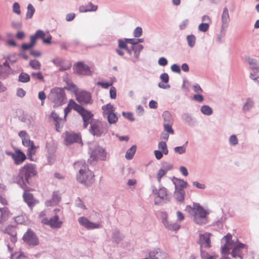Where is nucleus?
<instances>
[{
    "label": "nucleus",
    "instance_id": "f257e3e1",
    "mask_svg": "<svg viewBox=\"0 0 259 259\" xmlns=\"http://www.w3.org/2000/svg\"><path fill=\"white\" fill-rule=\"evenodd\" d=\"M221 251L222 253L228 254L232 249L231 255L236 259H242L241 249L245 247V245L238 241V239L232 240V236L228 234L221 240Z\"/></svg>",
    "mask_w": 259,
    "mask_h": 259
},
{
    "label": "nucleus",
    "instance_id": "f03ea898",
    "mask_svg": "<svg viewBox=\"0 0 259 259\" xmlns=\"http://www.w3.org/2000/svg\"><path fill=\"white\" fill-rule=\"evenodd\" d=\"M37 174L34 165L30 163L25 164L19 172L16 182L20 185L22 188L24 189L26 184H29V180Z\"/></svg>",
    "mask_w": 259,
    "mask_h": 259
},
{
    "label": "nucleus",
    "instance_id": "7ed1b4c3",
    "mask_svg": "<svg viewBox=\"0 0 259 259\" xmlns=\"http://www.w3.org/2000/svg\"><path fill=\"white\" fill-rule=\"evenodd\" d=\"M185 211L194 217V221L198 225L205 224L207 223V212L198 203H193V206L187 205Z\"/></svg>",
    "mask_w": 259,
    "mask_h": 259
},
{
    "label": "nucleus",
    "instance_id": "20e7f679",
    "mask_svg": "<svg viewBox=\"0 0 259 259\" xmlns=\"http://www.w3.org/2000/svg\"><path fill=\"white\" fill-rule=\"evenodd\" d=\"M83 162H77L75 163V167L77 168L80 164H82V167L79 170V174L76 176L77 180L80 183L83 184L86 186H91L94 182V173L88 168H87L83 164Z\"/></svg>",
    "mask_w": 259,
    "mask_h": 259
},
{
    "label": "nucleus",
    "instance_id": "39448f33",
    "mask_svg": "<svg viewBox=\"0 0 259 259\" xmlns=\"http://www.w3.org/2000/svg\"><path fill=\"white\" fill-rule=\"evenodd\" d=\"M90 157L88 162L91 163L97 162L98 160H105L107 153L105 149L97 144H92L89 149Z\"/></svg>",
    "mask_w": 259,
    "mask_h": 259
},
{
    "label": "nucleus",
    "instance_id": "423d86ee",
    "mask_svg": "<svg viewBox=\"0 0 259 259\" xmlns=\"http://www.w3.org/2000/svg\"><path fill=\"white\" fill-rule=\"evenodd\" d=\"M48 98L54 104V107L62 106L67 101L64 90L59 88L52 89Z\"/></svg>",
    "mask_w": 259,
    "mask_h": 259
},
{
    "label": "nucleus",
    "instance_id": "0eeeda50",
    "mask_svg": "<svg viewBox=\"0 0 259 259\" xmlns=\"http://www.w3.org/2000/svg\"><path fill=\"white\" fill-rule=\"evenodd\" d=\"M152 194L155 195L154 203L159 205L162 201L168 202L170 200V196L168 195V190L161 185H159V188L157 189L154 185L151 186Z\"/></svg>",
    "mask_w": 259,
    "mask_h": 259
},
{
    "label": "nucleus",
    "instance_id": "6e6552de",
    "mask_svg": "<svg viewBox=\"0 0 259 259\" xmlns=\"http://www.w3.org/2000/svg\"><path fill=\"white\" fill-rule=\"evenodd\" d=\"M103 115L110 124H115L118 121V117L115 111V108L111 104H107L102 107Z\"/></svg>",
    "mask_w": 259,
    "mask_h": 259
},
{
    "label": "nucleus",
    "instance_id": "1a4fd4ad",
    "mask_svg": "<svg viewBox=\"0 0 259 259\" xmlns=\"http://www.w3.org/2000/svg\"><path fill=\"white\" fill-rule=\"evenodd\" d=\"M76 100L81 104H91L93 103L91 94L84 90H78L75 93Z\"/></svg>",
    "mask_w": 259,
    "mask_h": 259
},
{
    "label": "nucleus",
    "instance_id": "9d476101",
    "mask_svg": "<svg viewBox=\"0 0 259 259\" xmlns=\"http://www.w3.org/2000/svg\"><path fill=\"white\" fill-rule=\"evenodd\" d=\"M23 239L27 244L31 246H35L39 244V240L34 232L28 229L24 234Z\"/></svg>",
    "mask_w": 259,
    "mask_h": 259
},
{
    "label": "nucleus",
    "instance_id": "9b49d317",
    "mask_svg": "<svg viewBox=\"0 0 259 259\" xmlns=\"http://www.w3.org/2000/svg\"><path fill=\"white\" fill-rule=\"evenodd\" d=\"M105 130L103 123L100 121H94L91 123L90 133L94 136L100 137Z\"/></svg>",
    "mask_w": 259,
    "mask_h": 259
},
{
    "label": "nucleus",
    "instance_id": "f8f14e48",
    "mask_svg": "<svg viewBox=\"0 0 259 259\" xmlns=\"http://www.w3.org/2000/svg\"><path fill=\"white\" fill-rule=\"evenodd\" d=\"M80 225L88 230H93L102 228V225L99 223H94L91 222L88 219L84 217H81L78 219Z\"/></svg>",
    "mask_w": 259,
    "mask_h": 259
},
{
    "label": "nucleus",
    "instance_id": "ddd939ff",
    "mask_svg": "<svg viewBox=\"0 0 259 259\" xmlns=\"http://www.w3.org/2000/svg\"><path fill=\"white\" fill-rule=\"evenodd\" d=\"M210 235L211 234L207 232L199 234L197 242L201 249L202 248H208L211 247Z\"/></svg>",
    "mask_w": 259,
    "mask_h": 259
},
{
    "label": "nucleus",
    "instance_id": "4468645a",
    "mask_svg": "<svg viewBox=\"0 0 259 259\" xmlns=\"http://www.w3.org/2000/svg\"><path fill=\"white\" fill-rule=\"evenodd\" d=\"M42 223L50 226L52 228H60L62 224V222L59 220L57 215H55L50 219L45 218L42 219Z\"/></svg>",
    "mask_w": 259,
    "mask_h": 259
},
{
    "label": "nucleus",
    "instance_id": "2eb2a0df",
    "mask_svg": "<svg viewBox=\"0 0 259 259\" xmlns=\"http://www.w3.org/2000/svg\"><path fill=\"white\" fill-rule=\"evenodd\" d=\"M79 113L82 117L84 128H86L90 123L91 124V123L93 122V114L91 112L82 108Z\"/></svg>",
    "mask_w": 259,
    "mask_h": 259
},
{
    "label": "nucleus",
    "instance_id": "dca6fc26",
    "mask_svg": "<svg viewBox=\"0 0 259 259\" xmlns=\"http://www.w3.org/2000/svg\"><path fill=\"white\" fill-rule=\"evenodd\" d=\"M230 21V15L228 9L227 7L223 9L221 15V28L227 29L229 25Z\"/></svg>",
    "mask_w": 259,
    "mask_h": 259
},
{
    "label": "nucleus",
    "instance_id": "f3484780",
    "mask_svg": "<svg viewBox=\"0 0 259 259\" xmlns=\"http://www.w3.org/2000/svg\"><path fill=\"white\" fill-rule=\"evenodd\" d=\"M76 72L81 75H90L92 74L90 67L82 62L77 64Z\"/></svg>",
    "mask_w": 259,
    "mask_h": 259
},
{
    "label": "nucleus",
    "instance_id": "a211bd4d",
    "mask_svg": "<svg viewBox=\"0 0 259 259\" xmlns=\"http://www.w3.org/2000/svg\"><path fill=\"white\" fill-rule=\"evenodd\" d=\"M80 140L78 134L72 132H66L65 135V142L66 144H71L77 142Z\"/></svg>",
    "mask_w": 259,
    "mask_h": 259
},
{
    "label": "nucleus",
    "instance_id": "6ab92c4d",
    "mask_svg": "<svg viewBox=\"0 0 259 259\" xmlns=\"http://www.w3.org/2000/svg\"><path fill=\"white\" fill-rule=\"evenodd\" d=\"M13 159L15 164L20 165L26 159V157L21 150L17 149L15 150V155Z\"/></svg>",
    "mask_w": 259,
    "mask_h": 259
},
{
    "label": "nucleus",
    "instance_id": "aec40b11",
    "mask_svg": "<svg viewBox=\"0 0 259 259\" xmlns=\"http://www.w3.org/2000/svg\"><path fill=\"white\" fill-rule=\"evenodd\" d=\"M51 117L55 122L56 131L59 132L62 127L63 123L65 120L60 118L55 111L52 112Z\"/></svg>",
    "mask_w": 259,
    "mask_h": 259
},
{
    "label": "nucleus",
    "instance_id": "412c9836",
    "mask_svg": "<svg viewBox=\"0 0 259 259\" xmlns=\"http://www.w3.org/2000/svg\"><path fill=\"white\" fill-rule=\"evenodd\" d=\"M19 137L22 139V144L25 147H29L31 145H34L33 141L30 140L28 134L25 131H21L19 133Z\"/></svg>",
    "mask_w": 259,
    "mask_h": 259
},
{
    "label": "nucleus",
    "instance_id": "4be33fe9",
    "mask_svg": "<svg viewBox=\"0 0 259 259\" xmlns=\"http://www.w3.org/2000/svg\"><path fill=\"white\" fill-rule=\"evenodd\" d=\"M173 197L175 200L179 203H183L185 197V190H175Z\"/></svg>",
    "mask_w": 259,
    "mask_h": 259
},
{
    "label": "nucleus",
    "instance_id": "5701e85b",
    "mask_svg": "<svg viewBox=\"0 0 259 259\" xmlns=\"http://www.w3.org/2000/svg\"><path fill=\"white\" fill-rule=\"evenodd\" d=\"M246 61L249 65L250 68L257 73L259 72V62L255 58L248 57L246 59Z\"/></svg>",
    "mask_w": 259,
    "mask_h": 259
},
{
    "label": "nucleus",
    "instance_id": "b1692460",
    "mask_svg": "<svg viewBox=\"0 0 259 259\" xmlns=\"http://www.w3.org/2000/svg\"><path fill=\"white\" fill-rule=\"evenodd\" d=\"M23 189L24 190L23 193L24 199L29 207H32L35 203V200L33 198V196L31 194L26 191L25 186L24 189Z\"/></svg>",
    "mask_w": 259,
    "mask_h": 259
},
{
    "label": "nucleus",
    "instance_id": "393cba45",
    "mask_svg": "<svg viewBox=\"0 0 259 259\" xmlns=\"http://www.w3.org/2000/svg\"><path fill=\"white\" fill-rule=\"evenodd\" d=\"M98 6L94 5L92 3H88L87 5L81 6L79 7V10L81 13L87 12H94L97 10Z\"/></svg>",
    "mask_w": 259,
    "mask_h": 259
},
{
    "label": "nucleus",
    "instance_id": "a878e982",
    "mask_svg": "<svg viewBox=\"0 0 259 259\" xmlns=\"http://www.w3.org/2000/svg\"><path fill=\"white\" fill-rule=\"evenodd\" d=\"M175 190H184L187 188V183L183 180L175 178L173 181Z\"/></svg>",
    "mask_w": 259,
    "mask_h": 259
},
{
    "label": "nucleus",
    "instance_id": "bb28decb",
    "mask_svg": "<svg viewBox=\"0 0 259 259\" xmlns=\"http://www.w3.org/2000/svg\"><path fill=\"white\" fill-rule=\"evenodd\" d=\"M61 200V196L57 192H54L53 194L52 198L51 200L46 202L47 206H54L57 205Z\"/></svg>",
    "mask_w": 259,
    "mask_h": 259
},
{
    "label": "nucleus",
    "instance_id": "cd10ccee",
    "mask_svg": "<svg viewBox=\"0 0 259 259\" xmlns=\"http://www.w3.org/2000/svg\"><path fill=\"white\" fill-rule=\"evenodd\" d=\"M11 72V68L9 63L6 61L3 64H0V76H6L8 75Z\"/></svg>",
    "mask_w": 259,
    "mask_h": 259
},
{
    "label": "nucleus",
    "instance_id": "c85d7f7f",
    "mask_svg": "<svg viewBox=\"0 0 259 259\" xmlns=\"http://www.w3.org/2000/svg\"><path fill=\"white\" fill-rule=\"evenodd\" d=\"M123 238V236L118 230H114L111 237V240L116 244L119 243Z\"/></svg>",
    "mask_w": 259,
    "mask_h": 259
},
{
    "label": "nucleus",
    "instance_id": "c756f323",
    "mask_svg": "<svg viewBox=\"0 0 259 259\" xmlns=\"http://www.w3.org/2000/svg\"><path fill=\"white\" fill-rule=\"evenodd\" d=\"M162 116L164 120L163 123H172V116L169 112L167 111H164L162 113Z\"/></svg>",
    "mask_w": 259,
    "mask_h": 259
},
{
    "label": "nucleus",
    "instance_id": "7c9ffc66",
    "mask_svg": "<svg viewBox=\"0 0 259 259\" xmlns=\"http://www.w3.org/2000/svg\"><path fill=\"white\" fill-rule=\"evenodd\" d=\"M137 150V146L136 145L132 146L130 149H128L125 153V157L128 160L132 159Z\"/></svg>",
    "mask_w": 259,
    "mask_h": 259
},
{
    "label": "nucleus",
    "instance_id": "2f4dec72",
    "mask_svg": "<svg viewBox=\"0 0 259 259\" xmlns=\"http://www.w3.org/2000/svg\"><path fill=\"white\" fill-rule=\"evenodd\" d=\"M164 226L166 229L171 231H177L180 228V225L177 222L171 223L168 222Z\"/></svg>",
    "mask_w": 259,
    "mask_h": 259
},
{
    "label": "nucleus",
    "instance_id": "473e14b6",
    "mask_svg": "<svg viewBox=\"0 0 259 259\" xmlns=\"http://www.w3.org/2000/svg\"><path fill=\"white\" fill-rule=\"evenodd\" d=\"M200 111L202 114L207 116H210L212 114L213 110L208 105H203L200 108Z\"/></svg>",
    "mask_w": 259,
    "mask_h": 259
},
{
    "label": "nucleus",
    "instance_id": "72a5a7b5",
    "mask_svg": "<svg viewBox=\"0 0 259 259\" xmlns=\"http://www.w3.org/2000/svg\"><path fill=\"white\" fill-rule=\"evenodd\" d=\"M132 49L134 52V56L135 58L138 59L140 56V52L143 49V46L142 45L132 46Z\"/></svg>",
    "mask_w": 259,
    "mask_h": 259
},
{
    "label": "nucleus",
    "instance_id": "f704fd0d",
    "mask_svg": "<svg viewBox=\"0 0 259 259\" xmlns=\"http://www.w3.org/2000/svg\"><path fill=\"white\" fill-rule=\"evenodd\" d=\"M48 148V159L49 163H52L54 162L55 159V149L53 147Z\"/></svg>",
    "mask_w": 259,
    "mask_h": 259
},
{
    "label": "nucleus",
    "instance_id": "c9c22d12",
    "mask_svg": "<svg viewBox=\"0 0 259 259\" xmlns=\"http://www.w3.org/2000/svg\"><path fill=\"white\" fill-rule=\"evenodd\" d=\"M35 12V9L33 6L29 4L27 7V12L26 14V19H31Z\"/></svg>",
    "mask_w": 259,
    "mask_h": 259
},
{
    "label": "nucleus",
    "instance_id": "e433bc0d",
    "mask_svg": "<svg viewBox=\"0 0 259 259\" xmlns=\"http://www.w3.org/2000/svg\"><path fill=\"white\" fill-rule=\"evenodd\" d=\"M253 106V102L250 98H248L244 104L242 109L244 111H248L251 109Z\"/></svg>",
    "mask_w": 259,
    "mask_h": 259
},
{
    "label": "nucleus",
    "instance_id": "4c0bfd02",
    "mask_svg": "<svg viewBox=\"0 0 259 259\" xmlns=\"http://www.w3.org/2000/svg\"><path fill=\"white\" fill-rule=\"evenodd\" d=\"M188 144V141H187L185 144L182 146H178L174 148V150L175 153H178L179 154H183L186 152V146Z\"/></svg>",
    "mask_w": 259,
    "mask_h": 259
},
{
    "label": "nucleus",
    "instance_id": "58836bf2",
    "mask_svg": "<svg viewBox=\"0 0 259 259\" xmlns=\"http://www.w3.org/2000/svg\"><path fill=\"white\" fill-rule=\"evenodd\" d=\"M186 39L189 47L193 48L194 47L196 42V37L195 35L193 34L188 35L186 37Z\"/></svg>",
    "mask_w": 259,
    "mask_h": 259
},
{
    "label": "nucleus",
    "instance_id": "ea45409f",
    "mask_svg": "<svg viewBox=\"0 0 259 259\" xmlns=\"http://www.w3.org/2000/svg\"><path fill=\"white\" fill-rule=\"evenodd\" d=\"M68 105L71 109H74L75 110L78 111V112L82 108L81 106L76 103L73 100H70L69 101Z\"/></svg>",
    "mask_w": 259,
    "mask_h": 259
},
{
    "label": "nucleus",
    "instance_id": "a19ab883",
    "mask_svg": "<svg viewBox=\"0 0 259 259\" xmlns=\"http://www.w3.org/2000/svg\"><path fill=\"white\" fill-rule=\"evenodd\" d=\"M158 147V149L160 150L164 154L167 155L168 154V150L165 142L161 141L159 142Z\"/></svg>",
    "mask_w": 259,
    "mask_h": 259
},
{
    "label": "nucleus",
    "instance_id": "79ce46f5",
    "mask_svg": "<svg viewBox=\"0 0 259 259\" xmlns=\"http://www.w3.org/2000/svg\"><path fill=\"white\" fill-rule=\"evenodd\" d=\"M229 143L232 146H235L238 144V139L235 135H232L229 138Z\"/></svg>",
    "mask_w": 259,
    "mask_h": 259
},
{
    "label": "nucleus",
    "instance_id": "37998d69",
    "mask_svg": "<svg viewBox=\"0 0 259 259\" xmlns=\"http://www.w3.org/2000/svg\"><path fill=\"white\" fill-rule=\"evenodd\" d=\"M210 24L207 23H201L198 26V30L200 32H206L209 28Z\"/></svg>",
    "mask_w": 259,
    "mask_h": 259
},
{
    "label": "nucleus",
    "instance_id": "c03bdc74",
    "mask_svg": "<svg viewBox=\"0 0 259 259\" xmlns=\"http://www.w3.org/2000/svg\"><path fill=\"white\" fill-rule=\"evenodd\" d=\"M30 80L29 75L26 73L22 72L20 74L19 76V81L21 82H27Z\"/></svg>",
    "mask_w": 259,
    "mask_h": 259
},
{
    "label": "nucleus",
    "instance_id": "a18cd8bd",
    "mask_svg": "<svg viewBox=\"0 0 259 259\" xmlns=\"http://www.w3.org/2000/svg\"><path fill=\"white\" fill-rule=\"evenodd\" d=\"M227 29L221 28L220 30V33L217 35L216 40L217 42L221 43L223 41V38L225 37L226 35V32Z\"/></svg>",
    "mask_w": 259,
    "mask_h": 259
},
{
    "label": "nucleus",
    "instance_id": "49530a36",
    "mask_svg": "<svg viewBox=\"0 0 259 259\" xmlns=\"http://www.w3.org/2000/svg\"><path fill=\"white\" fill-rule=\"evenodd\" d=\"M166 173L167 172L165 170H164L162 168H160L158 170L156 174V179L158 183H160L162 178L164 176H165Z\"/></svg>",
    "mask_w": 259,
    "mask_h": 259
},
{
    "label": "nucleus",
    "instance_id": "de8ad7c7",
    "mask_svg": "<svg viewBox=\"0 0 259 259\" xmlns=\"http://www.w3.org/2000/svg\"><path fill=\"white\" fill-rule=\"evenodd\" d=\"M29 65L33 69L35 70H39L40 68V63L36 60L30 61Z\"/></svg>",
    "mask_w": 259,
    "mask_h": 259
},
{
    "label": "nucleus",
    "instance_id": "09e8293b",
    "mask_svg": "<svg viewBox=\"0 0 259 259\" xmlns=\"http://www.w3.org/2000/svg\"><path fill=\"white\" fill-rule=\"evenodd\" d=\"M200 251L202 259H215V256L209 255L207 252L203 250L202 249H201Z\"/></svg>",
    "mask_w": 259,
    "mask_h": 259
},
{
    "label": "nucleus",
    "instance_id": "8fccbe9b",
    "mask_svg": "<svg viewBox=\"0 0 259 259\" xmlns=\"http://www.w3.org/2000/svg\"><path fill=\"white\" fill-rule=\"evenodd\" d=\"M172 123H163L164 130L167 133L170 134H174V131L172 128L171 125Z\"/></svg>",
    "mask_w": 259,
    "mask_h": 259
},
{
    "label": "nucleus",
    "instance_id": "3c124183",
    "mask_svg": "<svg viewBox=\"0 0 259 259\" xmlns=\"http://www.w3.org/2000/svg\"><path fill=\"white\" fill-rule=\"evenodd\" d=\"M159 253V249L151 251L149 253V259H158V255Z\"/></svg>",
    "mask_w": 259,
    "mask_h": 259
},
{
    "label": "nucleus",
    "instance_id": "603ef678",
    "mask_svg": "<svg viewBox=\"0 0 259 259\" xmlns=\"http://www.w3.org/2000/svg\"><path fill=\"white\" fill-rule=\"evenodd\" d=\"M4 233H7L10 235V239L11 241L15 243L17 241V237H16V233L14 232L12 233H10L8 230V229L7 228L5 231H4Z\"/></svg>",
    "mask_w": 259,
    "mask_h": 259
},
{
    "label": "nucleus",
    "instance_id": "864d4df0",
    "mask_svg": "<svg viewBox=\"0 0 259 259\" xmlns=\"http://www.w3.org/2000/svg\"><path fill=\"white\" fill-rule=\"evenodd\" d=\"M13 12L17 14V15H20L21 14V10H20V6L18 3L15 2L13 5Z\"/></svg>",
    "mask_w": 259,
    "mask_h": 259
},
{
    "label": "nucleus",
    "instance_id": "5fc2aeb1",
    "mask_svg": "<svg viewBox=\"0 0 259 259\" xmlns=\"http://www.w3.org/2000/svg\"><path fill=\"white\" fill-rule=\"evenodd\" d=\"M122 115L124 117L131 121H134L135 120V118L133 117V114L131 112H125L123 111L122 112Z\"/></svg>",
    "mask_w": 259,
    "mask_h": 259
},
{
    "label": "nucleus",
    "instance_id": "6e6d98bb",
    "mask_svg": "<svg viewBox=\"0 0 259 259\" xmlns=\"http://www.w3.org/2000/svg\"><path fill=\"white\" fill-rule=\"evenodd\" d=\"M161 168H162L167 172L168 171L172 169L173 165L168 162H165L163 163Z\"/></svg>",
    "mask_w": 259,
    "mask_h": 259
},
{
    "label": "nucleus",
    "instance_id": "4d7b16f0",
    "mask_svg": "<svg viewBox=\"0 0 259 259\" xmlns=\"http://www.w3.org/2000/svg\"><path fill=\"white\" fill-rule=\"evenodd\" d=\"M28 150H27V155L29 157H31L32 155L34 154L35 153V150L36 149V147L34 146V145H31V146H29V147H28Z\"/></svg>",
    "mask_w": 259,
    "mask_h": 259
},
{
    "label": "nucleus",
    "instance_id": "13d9d810",
    "mask_svg": "<svg viewBox=\"0 0 259 259\" xmlns=\"http://www.w3.org/2000/svg\"><path fill=\"white\" fill-rule=\"evenodd\" d=\"M96 84L97 85L102 87L103 88L107 89L109 87H110L112 85V82H103L98 81L97 82Z\"/></svg>",
    "mask_w": 259,
    "mask_h": 259
},
{
    "label": "nucleus",
    "instance_id": "bf43d9fd",
    "mask_svg": "<svg viewBox=\"0 0 259 259\" xmlns=\"http://www.w3.org/2000/svg\"><path fill=\"white\" fill-rule=\"evenodd\" d=\"M189 21L188 19H185L182 21L179 25V28L181 30L185 29L188 25Z\"/></svg>",
    "mask_w": 259,
    "mask_h": 259
},
{
    "label": "nucleus",
    "instance_id": "052dcab7",
    "mask_svg": "<svg viewBox=\"0 0 259 259\" xmlns=\"http://www.w3.org/2000/svg\"><path fill=\"white\" fill-rule=\"evenodd\" d=\"M66 89L69 90H72L75 93L76 91H78L76 85L73 83L72 82H68L67 84L66 87H65Z\"/></svg>",
    "mask_w": 259,
    "mask_h": 259
},
{
    "label": "nucleus",
    "instance_id": "680f3d73",
    "mask_svg": "<svg viewBox=\"0 0 259 259\" xmlns=\"http://www.w3.org/2000/svg\"><path fill=\"white\" fill-rule=\"evenodd\" d=\"M142 34V29L140 27H137L134 31V35L136 37L141 36Z\"/></svg>",
    "mask_w": 259,
    "mask_h": 259
},
{
    "label": "nucleus",
    "instance_id": "e2e57ef3",
    "mask_svg": "<svg viewBox=\"0 0 259 259\" xmlns=\"http://www.w3.org/2000/svg\"><path fill=\"white\" fill-rule=\"evenodd\" d=\"M193 99L199 103H201L204 101V97L200 93L195 94L193 97Z\"/></svg>",
    "mask_w": 259,
    "mask_h": 259
},
{
    "label": "nucleus",
    "instance_id": "0e129e2a",
    "mask_svg": "<svg viewBox=\"0 0 259 259\" xmlns=\"http://www.w3.org/2000/svg\"><path fill=\"white\" fill-rule=\"evenodd\" d=\"M158 64L161 66H165L167 65L168 61L164 57H160L158 61Z\"/></svg>",
    "mask_w": 259,
    "mask_h": 259
},
{
    "label": "nucleus",
    "instance_id": "69168bd1",
    "mask_svg": "<svg viewBox=\"0 0 259 259\" xmlns=\"http://www.w3.org/2000/svg\"><path fill=\"white\" fill-rule=\"evenodd\" d=\"M38 97L39 99L41 100V105H43L44 103V101L46 98V95L45 92L43 91L39 92L38 93Z\"/></svg>",
    "mask_w": 259,
    "mask_h": 259
},
{
    "label": "nucleus",
    "instance_id": "338daca9",
    "mask_svg": "<svg viewBox=\"0 0 259 259\" xmlns=\"http://www.w3.org/2000/svg\"><path fill=\"white\" fill-rule=\"evenodd\" d=\"M34 35L37 38H40L43 39V38L46 36V34L43 31L38 30L36 31Z\"/></svg>",
    "mask_w": 259,
    "mask_h": 259
},
{
    "label": "nucleus",
    "instance_id": "774afa93",
    "mask_svg": "<svg viewBox=\"0 0 259 259\" xmlns=\"http://www.w3.org/2000/svg\"><path fill=\"white\" fill-rule=\"evenodd\" d=\"M249 78L253 80L254 82H256L257 83L259 84V76H257L254 73H250L249 74Z\"/></svg>",
    "mask_w": 259,
    "mask_h": 259
}]
</instances>
